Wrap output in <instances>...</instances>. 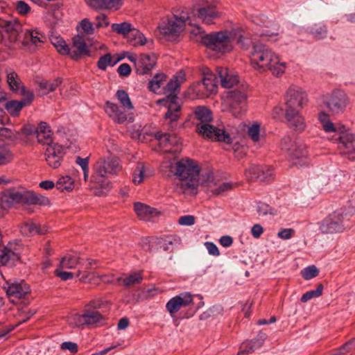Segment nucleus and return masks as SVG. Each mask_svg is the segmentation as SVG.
<instances>
[{
    "instance_id": "nucleus-15",
    "label": "nucleus",
    "mask_w": 355,
    "mask_h": 355,
    "mask_svg": "<svg viewBox=\"0 0 355 355\" xmlns=\"http://www.w3.org/2000/svg\"><path fill=\"white\" fill-rule=\"evenodd\" d=\"M232 113L236 117L240 116L247 110L248 96L244 90L235 89L227 92Z\"/></svg>"
},
{
    "instance_id": "nucleus-1",
    "label": "nucleus",
    "mask_w": 355,
    "mask_h": 355,
    "mask_svg": "<svg viewBox=\"0 0 355 355\" xmlns=\"http://www.w3.org/2000/svg\"><path fill=\"white\" fill-rule=\"evenodd\" d=\"M221 12L217 10L213 1L209 0H200L197 5L194 6L190 14L187 11H182L181 13H175L174 20L168 19L167 22L159 26L160 33L166 35H175L180 33L182 27L188 24L194 26L191 17H194L203 23L211 24L220 17Z\"/></svg>"
},
{
    "instance_id": "nucleus-30",
    "label": "nucleus",
    "mask_w": 355,
    "mask_h": 355,
    "mask_svg": "<svg viewBox=\"0 0 355 355\" xmlns=\"http://www.w3.org/2000/svg\"><path fill=\"white\" fill-rule=\"evenodd\" d=\"M134 208L137 216L143 220H151L159 215V211L156 209L141 202H135Z\"/></svg>"
},
{
    "instance_id": "nucleus-36",
    "label": "nucleus",
    "mask_w": 355,
    "mask_h": 355,
    "mask_svg": "<svg viewBox=\"0 0 355 355\" xmlns=\"http://www.w3.org/2000/svg\"><path fill=\"white\" fill-rule=\"evenodd\" d=\"M20 231L26 236L43 234L46 232V230H42L37 224L31 220L24 223L20 227Z\"/></svg>"
},
{
    "instance_id": "nucleus-33",
    "label": "nucleus",
    "mask_w": 355,
    "mask_h": 355,
    "mask_svg": "<svg viewBox=\"0 0 355 355\" xmlns=\"http://www.w3.org/2000/svg\"><path fill=\"white\" fill-rule=\"evenodd\" d=\"M216 73L223 87L231 88L239 81L237 76L230 74L227 68L218 67Z\"/></svg>"
},
{
    "instance_id": "nucleus-9",
    "label": "nucleus",
    "mask_w": 355,
    "mask_h": 355,
    "mask_svg": "<svg viewBox=\"0 0 355 355\" xmlns=\"http://www.w3.org/2000/svg\"><path fill=\"white\" fill-rule=\"evenodd\" d=\"M232 33L221 31L205 35L201 42L209 50L225 53L232 49Z\"/></svg>"
},
{
    "instance_id": "nucleus-47",
    "label": "nucleus",
    "mask_w": 355,
    "mask_h": 355,
    "mask_svg": "<svg viewBox=\"0 0 355 355\" xmlns=\"http://www.w3.org/2000/svg\"><path fill=\"white\" fill-rule=\"evenodd\" d=\"M111 27L113 31L124 36L127 35L128 34L130 35V33L134 29L132 28L131 24L125 21L119 24H112Z\"/></svg>"
},
{
    "instance_id": "nucleus-49",
    "label": "nucleus",
    "mask_w": 355,
    "mask_h": 355,
    "mask_svg": "<svg viewBox=\"0 0 355 355\" xmlns=\"http://www.w3.org/2000/svg\"><path fill=\"white\" fill-rule=\"evenodd\" d=\"M120 60L121 58H119L112 62L111 55L110 53H107L100 57L97 62V67L99 69L105 71L108 66L115 65Z\"/></svg>"
},
{
    "instance_id": "nucleus-8",
    "label": "nucleus",
    "mask_w": 355,
    "mask_h": 355,
    "mask_svg": "<svg viewBox=\"0 0 355 355\" xmlns=\"http://www.w3.org/2000/svg\"><path fill=\"white\" fill-rule=\"evenodd\" d=\"M21 24L12 17L0 18V42L12 48L21 40Z\"/></svg>"
},
{
    "instance_id": "nucleus-41",
    "label": "nucleus",
    "mask_w": 355,
    "mask_h": 355,
    "mask_svg": "<svg viewBox=\"0 0 355 355\" xmlns=\"http://www.w3.org/2000/svg\"><path fill=\"white\" fill-rule=\"evenodd\" d=\"M143 276L140 272H134L126 277H120L117 278V281H122V285L124 286H130L139 284L141 282Z\"/></svg>"
},
{
    "instance_id": "nucleus-18",
    "label": "nucleus",
    "mask_w": 355,
    "mask_h": 355,
    "mask_svg": "<svg viewBox=\"0 0 355 355\" xmlns=\"http://www.w3.org/2000/svg\"><path fill=\"white\" fill-rule=\"evenodd\" d=\"M4 288L6 295L12 302L24 297L30 293L29 286L24 280H9L6 282Z\"/></svg>"
},
{
    "instance_id": "nucleus-60",
    "label": "nucleus",
    "mask_w": 355,
    "mask_h": 355,
    "mask_svg": "<svg viewBox=\"0 0 355 355\" xmlns=\"http://www.w3.org/2000/svg\"><path fill=\"white\" fill-rule=\"evenodd\" d=\"M234 33V36L236 37V42L239 45V46L242 49H247L248 47V44L245 42L246 39L245 37L241 33V31L240 29L233 30L232 34ZM233 37V35H232Z\"/></svg>"
},
{
    "instance_id": "nucleus-24",
    "label": "nucleus",
    "mask_w": 355,
    "mask_h": 355,
    "mask_svg": "<svg viewBox=\"0 0 355 355\" xmlns=\"http://www.w3.org/2000/svg\"><path fill=\"white\" fill-rule=\"evenodd\" d=\"M46 40V35L37 29H24L21 33V40H18L24 46L34 45L38 46Z\"/></svg>"
},
{
    "instance_id": "nucleus-32",
    "label": "nucleus",
    "mask_w": 355,
    "mask_h": 355,
    "mask_svg": "<svg viewBox=\"0 0 355 355\" xmlns=\"http://www.w3.org/2000/svg\"><path fill=\"white\" fill-rule=\"evenodd\" d=\"M87 6L94 10H118L122 5V0H85Z\"/></svg>"
},
{
    "instance_id": "nucleus-38",
    "label": "nucleus",
    "mask_w": 355,
    "mask_h": 355,
    "mask_svg": "<svg viewBox=\"0 0 355 355\" xmlns=\"http://www.w3.org/2000/svg\"><path fill=\"white\" fill-rule=\"evenodd\" d=\"M62 83V78L58 77L52 81L41 80L38 82V86L40 89L44 91L43 94H48L50 92H54Z\"/></svg>"
},
{
    "instance_id": "nucleus-61",
    "label": "nucleus",
    "mask_w": 355,
    "mask_h": 355,
    "mask_svg": "<svg viewBox=\"0 0 355 355\" xmlns=\"http://www.w3.org/2000/svg\"><path fill=\"white\" fill-rule=\"evenodd\" d=\"M157 245L159 249H162L164 251H168L171 250L173 242L169 239L160 238L157 239Z\"/></svg>"
},
{
    "instance_id": "nucleus-31",
    "label": "nucleus",
    "mask_w": 355,
    "mask_h": 355,
    "mask_svg": "<svg viewBox=\"0 0 355 355\" xmlns=\"http://www.w3.org/2000/svg\"><path fill=\"white\" fill-rule=\"evenodd\" d=\"M6 73L7 77V83L10 90L17 94L26 95L27 92H26L25 88L23 86L17 73L10 69H6Z\"/></svg>"
},
{
    "instance_id": "nucleus-54",
    "label": "nucleus",
    "mask_w": 355,
    "mask_h": 355,
    "mask_svg": "<svg viewBox=\"0 0 355 355\" xmlns=\"http://www.w3.org/2000/svg\"><path fill=\"white\" fill-rule=\"evenodd\" d=\"M76 163L78 164L83 172V177L85 181H87L89 177V158H82L80 157H77Z\"/></svg>"
},
{
    "instance_id": "nucleus-5",
    "label": "nucleus",
    "mask_w": 355,
    "mask_h": 355,
    "mask_svg": "<svg viewBox=\"0 0 355 355\" xmlns=\"http://www.w3.org/2000/svg\"><path fill=\"white\" fill-rule=\"evenodd\" d=\"M318 120L326 132L338 133L336 143L339 153L349 159H354L355 158V135L343 125L336 126L330 120L329 114L324 112L319 113Z\"/></svg>"
},
{
    "instance_id": "nucleus-13",
    "label": "nucleus",
    "mask_w": 355,
    "mask_h": 355,
    "mask_svg": "<svg viewBox=\"0 0 355 355\" xmlns=\"http://www.w3.org/2000/svg\"><path fill=\"white\" fill-rule=\"evenodd\" d=\"M347 227L344 215L334 211L320 223L319 230L324 234H332L343 232Z\"/></svg>"
},
{
    "instance_id": "nucleus-48",
    "label": "nucleus",
    "mask_w": 355,
    "mask_h": 355,
    "mask_svg": "<svg viewBox=\"0 0 355 355\" xmlns=\"http://www.w3.org/2000/svg\"><path fill=\"white\" fill-rule=\"evenodd\" d=\"M14 153L8 148L0 149V166L8 165L14 160Z\"/></svg>"
},
{
    "instance_id": "nucleus-20",
    "label": "nucleus",
    "mask_w": 355,
    "mask_h": 355,
    "mask_svg": "<svg viewBox=\"0 0 355 355\" xmlns=\"http://www.w3.org/2000/svg\"><path fill=\"white\" fill-rule=\"evenodd\" d=\"M245 175L250 180L269 182L273 178L274 171L270 166H252L245 171Z\"/></svg>"
},
{
    "instance_id": "nucleus-22",
    "label": "nucleus",
    "mask_w": 355,
    "mask_h": 355,
    "mask_svg": "<svg viewBox=\"0 0 355 355\" xmlns=\"http://www.w3.org/2000/svg\"><path fill=\"white\" fill-rule=\"evenodd\" d=\"M285 119L288 128L293 131L301 133L305 130L306 123L300 110H285Z\"/></svg>"
},
{
    "instance_id": "nucleus-58",
    "label": "nucleus",
    "mask_w": 355,
    "mask_h": 355,
    "mask_svg": "<svg viewBox=\"0 0 355 355\" xmlns=\"http://www.w3.org/2000/svg\"><path fill=\"white\" fill-rule=\"evenodd\" d=\"M157 238H144L141 239L140 245L141 248L144 251H152L153 249V245L155 244L157 245Z\"/></svg>"
},
{
    "instance_id": "nucleus-46",
    "label": "nucleus",
    "mask_w": 355,
    "mask_h": 355,
    "mask_svg": "<svg viewBox=\"0 0 355 355\" xmlns=\"http://www.w3.org/2000/svg\"><path fill=\"white\" fill-rule=\"evenodd\" d=\"M146 168L143 163H139L132 173V182L135 184L141 183L146 176Z\"/></svg>"
},
{
    "instance_id": "nucleus-63",
    "label": "nucleus",
    "mask_w": 355,
    "mask_h": 355,
    "mask_svg": "<svg viewBox=\"0 0 355 355\" xmlns=\"http://www.w3.org/2000/svg\"><path fill=\"white\" fill-rule=\"evenodd\" d=\"M205 245L210 255L218 257L220 255V251L217 245L213 242H205Z\"/></svg>"
},
{
    "instance_id": "nucleus-6",
    "label": "nucleus",
    "mask_w": 355,
    "mask_h": 355,
    "mask_svg": "<svg viewBox=\"0 0 355 355\" xmlns=\"http://www.w3.org/2000/svg\"><path fill=\"white\" fill-rule=\"evenodd\" d=\"M194 119L200 123L196 124L197 131L205 138L226 144L232 143L230 135L224 129L209 124L212 120L211 112L205 106H198L193 111Z\"/></svg>"
},
{
    "instance_id": "nucleus-10",
    "label": "nucleus",
    "mask_w": 355,
    "mask_h": 355,
    "mask_svg": "<svg viewBox=\"0 0 355 355\" xmlns=\"http://www.w3.org/2000/svg\"><path fill=\"white\" fill-rule=\"evenodd\" d=\"M280 148L288 153L293 165L303 166L308 164V157L304 146L289 135L284 136L281 141Z\"/></svg>"
},
{
    "instance_id": "nucleus-55",
    "label": "nucleus",
    "mask_w": 355,
    "mask_h": 355,
    "mask_svg": "<svg viewBox=\"0 0 355 355\" xmlns=\"http://www.w3.org/2000/svg\"><path fill=\"white\" fill-rule=\"evenodd\" d=\"M257 212L259 216H266L268 214L275 215V210L269 205L259 202L257 204Z\"/></svg>"
},
{
    "instance_id": "nucleus-16",
    "label": "nucleus",
    "mask_w": 355,
    "mask_h": 355,
    "mask_svg": "<svg viewBox=\"0 0 355 355\" xmlns=\"http://www.w3.org/2000/svg\"><path fill=\"white\" fill-rule=\"evenodd\" d=\"M252 21L255 24L265 27L259 33V36L263 40L275 42L279 40V26L274 24L270 29L268 28L270 22L266 15L263 14L254 15L252 16Z\"/></svg>"
},
{
    "instance_id": "nucleus-19",
    "label": "nucleus",
    "mask_w": 355,
    "mask_h": 355,
    "mask_svg": "<svg viewBox=\"0 0 355 355\" xmlns=\"http://www.w3.org/2000/svg\"><path fill=\"white\" fill-rule=\"evenodd\" d=\"M192 301V295L189 292H183L171 298L166 304V309L173 317L181 308L187 306Z\"/></svg>"
},
{
    "instance_id": "nucleus-37",
    "label": "nucleus",
    "mask_w": 355,
    "mask_h": 355,
    "mask_svg": "<svg viewBox=\"0 0 355 355\" xmlns=\"http://www.w3.org/2000/svg\"><path fill=\"white\" fill-rule=\"evenodd\" d=\"M218 75L217 73H204V78L202 80L203 87L211 94L216 92L218 87Z\"/></svg>"
},
{
    "instance_id": "nucleus-34",
    "label": "nucleus",
    "mask_w": 355,
    "mask_h": 355,
    "mask_svg": "<svg viewBox=\"0 0 355 355\" xmlns=\"http://www.w3.org/2000/svg\"><path fill=\"white\" fill-rule=\"evenodd\" d=\"M166 81V76L163 73L155 74L148 83V89L155 94H164V83Z\"/></svg>"
},
{
    "instance_id": "nucleus-26",
    "label": "nucleus",
    "mask_w": 355,
    "mask_h": 355,
    "mask_svg": "<svg viewBox=\"0 0 355 355\" xmlns=\"http://www.w3.org/2000/svg\"><path fill=\"white\" fill-rule=\"evenodd\" d=\"M33 92L28 91L21 101L12 100L6 103L5 109L12 116H19L23 107L31 104L33 100Z\"/></svg>"
},
{
    "instance_id": "nucleus-45",
    "label": "nucleus",
    "mask_w": 355,
    "mask_h": 355,
    "mask_svg": "<svg viewBox=\"0 0 355 355\" xmlns=\"http://www.w3.org/2000/svg\"><path fill=\"white\" fill-rule=\"evenodd\" d=\"M95 26L88 19H82L77 26V31L85 35H92L95 31Z\"/></svg>"
},
{
    "instance_id": "nucleus-39",
    "label": "nucleus",
    "mask_w": 355,
    "mask_h": 355,
    "mask_svg": "<svg viewBox=\"0 0 355 355\" xmlns=\"http://www.w3.org/2000/svg\"><path fill=\"white\" fill-rule=\"evenodd\" d=\"M155 138L159 141V144L164 148H167L170 146L177 144L178 142V138L175 135H171L168 133L157 132ZM169 150V149H166Z\"/></svg>"
},
{
    "instance_id": "nucleus-23",
    "label": "nucleus",
    "mask_w": 355,
    "mask_h": 355,
    "mask_svg": "<svg viewBox=\"0 0 355 355\" xmlns=\"http://www.w3.org/2000/svg\"><path fill=\"white\" fill-rule=\"evenodd\" d=\"M68 55L74 60H78L85 55L91 56L90 51L88 49L83 36L78 34L73 37L70 53H68Z\"/></svg>"
},
{
    "instance_id": "nucleus-40",
    "label": "nucleus",
    "mask_w": 355,
    "mask_h": 355,
    "mask_svg": "<svg viewBox=\"0 0 355 355\" xmlns=\"http://www.w3.org/2000/svg\"><path fill=\"white\" fill-rule=\"evenodd\" d=\"M307 33L317 40L323 39L327 33V27L322 24H315L307 28Z\"/></svg>"
},
{
    "instance_id": "nucleus-27",
    "label": "nucleus",
    "mask_w": 355,
    "mask_h": 355,
    "mask_svg": "<svg viewBox=\"0 0 355 355\" xmlns=\"http://www.w3.org/2000/svg\"><path fill=\"white\" fill-rule=\"evenodd\" d=\"M103 318L102 314L98 311L85 309L82 315H76L74 316V319L77 320L75 325H92L100 322Z\"/></svg>"
},
{
    "instance_id": "nucleus-11",
    "label": "nucleus",
    "mask_w": 355,
    "mask_h": 355,
    "mask_svg": "<svg viewBox=\"0 0 355 355\" xmlns=\"http://www.w3.org/2000/svg\"><path fill=\"white\" fill-rule=\"evenodd\" d=\"M121 166L119 160L116 157H100L94 166V174L92 176L93 181L102 185L107 183L106 178L117 174Z\"/></svg>"
},
{
    "instance_id": "nucleus-7",
    "label": "nucleus",
    "mask_w": 355,
    "mask_h": 355,
    "mask_svg": "<svg viewBox=\"0 0 355 355\" xmlns=\"http://www.w3.org/2000/svg\"><path fill=\"white\" fill-rule=\"evenodd\" d=\"M200 168L193 159H182L175 163V171L174 175L182 181H185L181 184L183 192L187 189H195L198 186L199 175Z\"/></svg>"
},
{
    "instance_id": "nucleus-62",
    "label": "nucleus",
    "mask_w": 355,
    "mask_h": 355,
    "mask_svg": "<svg viewBox=\"0 0 355 355\" xmlns=\"http://www.w3.org/2000/svg\"><path fill=\"white\" fill-rule=\"evenodd\" d=\"M60 348L63 350H69L71 353H76L78 350V345L71 341H65L61 344Z\"/></svg>"
},
{
    "instance_id": "nucleus-51",
    "label": "nucleus",
    "mask_w": 355,
    "mask_h": 355,
    "mask_svg": "<svg viewBox=\"0 0 355 355\" xmlns=\"http://www.w3.org/2000/svg\"><path fill=\"white\" fill-rule=\"evenodd\" d=\"M322 291L323 285L320 284L317 286V288L315 290L309 291L304 294H303L302 296L301 297L300 300L302 302L304 303L314 297H318L322 295Z\"/></svg>"
},
{
    "instance_id": "nucleus-17",
    "label": "nucleus",
    "mask_w": 355,
    "mask_h": 355,
    "mask_svg": "<svg viewBox=\"0 0 355 355\" xmlns=\"http://www.w3.org/2000/svg\"><path fill=\"white\" fill-rule=\"evenodd\" d=\"M104 110L107 116L114 123L123 124L125 122L132 123L134 121L132 114L128 113L127 109L123 108L115 103L106 101Z\"/></svg>"
},
{
    "instance_id": "nucleus-43",
    "label": "nucleus",
    "mask_w": 355,
    "mask_h": 355,
    "mask_svg": "<svg viewBox=\"0 0 355 355\" xmlns=\"http://www.w3.org/2000/svg\"><path fill=\"white\" fill-rule=\"evenodd\" d=\"M115 96L123 108L127 109V110H132L134 109V105L131 102L129 95L125 90H117Z\"/></svg>"
},
{
    "instance_id": "nucleus-50",
    "label": "nucleus",
    "mask_w": 355,
    "mask_h": 355,
    "mask_svg": "<svg viewBox=\"0 0 355 355\" xmlns=\"http://www.w3.org/2000/svg\"><path fill=\"white\" fill-rule=\"evenodd\" d=\"M19 137V133L12 129L1 127L0 139H5L6 140L14 141Z\"/></svg>"
},
{
    "instance_id": "nucleus-44",
    "label": "nucleus",
    "mask_w": 355,
    "mask_h": 355,
    "mask_svg": "<svg viewBox=\"0 0 355 355\" xmlns=\"http://www.w3.org/2000/svg\"><path fill=\"white\" fill-rule=\"evenodd\" d=\"M129 42L133 46H143L146 43V38L142 33L134 28L129 35Z\"/></svg>"
},
{
    "instance_id": "nucleus-57",
    "label": "nucleus",
    "mask_w": 355,
    "mask_h": 355,
    "mask_svg": "<svg viewBox=\"0 0 355 355\" xmlns=\"http://www.w3.org/2000/svg\"><path fill=\"white\" fill-rule=\"evenodd\" d=\"M257 349L254 344L251 340H248L242 343L241 349L238 352V355H244L251 354Z\"/></svg>"
},
{
    "instance_id": "nucleus-25",
    "label": "nucleus",
    "mask_w": 355,
    "mask_h": 355,
    "mask_svg": "<svg viewBox=\"0 0 355 355\" xmlns=\"http://www.w3.org/2000/svg\"><path fill=\"white\" fill-rule=\"evenodd\" d=\"M92 266V261H85L77 254H67L61 259L60 266L63 269L88 268Z\"/></svg>"
},
{
    "instance_id": "nucleus-53",
    "label": "nucleus",
    "mask_w": 355,
    "mask_h": 355,
    "mask_svg": "<svg viewBox=\"0 0 355 355\" xmlns=\"http://www.w3.org/2000/svg\"><path fill=\"white\" fill-rule=\"evenodd\" d=\"M248 136L254 142H257L260 139V125L258 123H253L248 128Z\"/></svg>"
},
{
    "instance_id": "nucleus-28",
    "label": "nucleus",
    "mask_w": 355,
    "mask_h": 355,
    "mask_svg": "<svg viewBox=\"0 0 355 355\" xmlns=\"http://www.w3.org/2000/svg\"><path fill=\"white\" fill-rule=\"evenodd\" d=\"M157 58L155 54H141L135 68L137 73L140 75L148 73L155 66Z\"/></svg>"
},
{
    "instance_id": "nucleus-59",
    "label": "nucleus",
    "mask_w": 355,
    "mask_h": 355,
    "mask_svg": "<svg viewBox=\"0 0 355 355\" xmlns=\"http://www.w3.org/2000/svg\"><path fill=\"white\" fill-rule=\"evenodd\" d=\"M52 135L53 133L51 130L50 132H46V134H38L36 135V137L39 143L48 146L49 145L54 144L53 142Z\"/></svg>"
},
{
    "instance_id": "nucleus-14",
    "label": "nucleus",
    "mask_w": 355,
    "mask_h": 355,
    "mask_svg": "<svg viewBox=\"0 0 355 355\" xmlns=\"http://www.w3.org/2000/svg\"><path fill=\"white\" fill-rule=\"evenodd\" d=\"M286 110H300L307 103V94L300 87L291 85L285 94Z\"/></svg>"
},
{
    "instance_id": "nucleus-2",
    "label": "nucleus",
    "mask_w": 355,
    "mask_h": 355,
    "mask_svg": "<svg viewBox=\"0 0 355 355\" xmlns=\"http://www.w3.org/2000/svg\"><path fill=\"white\" fill-rule=\"evenodd\" d=\"M250 58L253 69L260 72L270 71L276 77L285 72L286 62H282L279 56L264 44H253Z\"/></svg>"
},
{
    "instance_id": "nucleus-21",
    "label": "nucleus",
    "mask_w": 355,
    "mask_h": 355,
    "mask_svg": "<svg viewBox=\"0 0 355 355\" xmlns=\"http://www.w3.org/2000/svg\"><path fill=\"white\" fill-rule=\"evenodd\" d=\"M44 155L47 164L51 167L57 168L61 164L64 155V149L62 145L54 143L46 146Z\"/></svg>"
},
{
    "instance_id": "nucleus-4",
    "label": "nucleus",
    "mask_w": 355,
    "mask_h": 355,
    "mask_svg": "<svg viewBox=\"0 0 355 355\" xmlns=\"http://www.w3.org/2000/svg\"><path fill=\"white\" fill-rule=\"evenodd\" d=\"M185 80V73L183 71H178L165 86L164 94H167L166 98L159 100L158 102L165 101L167 105V112L163 119L164 123L168 129L173 130L176 128L178 120L181 114V105L177 101V90L180 85Z\"/></svg>"
},
{
    "instance_id": "nucleus-29",
    "label": "nucleus",
    "mask_w": 355,
    "mask_h": 355,
    "mask_svg": "<svg viewBox=\"0 0 355 355\" xmlns=\"http://www.w3.org/2000/svg\"><path fill=\"white\" fill-rule=\"evenodd\" d=\"M208 180L203 182V184L209 188L210 191L216 196L223 195L225 192L230 191L233 188V184L231 182H222L216 184L214 182L213 174L211 173H207Z\"/></svg>"
},
{
    "instance_id": "nucleus-35",
    "label": "nucleus",
    "mask_w": 355,
    "mask_h": 355,
    "mask_svg": "<svg viewBox=\"0 0 355 355\" xmlns=\"http://www.w3.org/2000/svg\"><path fill=\"white\" fill-rule=\"evenodd\" d=\"M49 40L60 54L68 55L70 53V48L60 35L52 33L49 35Z\"/></svg>"
},
{
    "instance_id": "nucleus-42",
    "label": "nucleus",
    "mask_w": 355,
    "mask_h": 355,
    "mask_svg": "<svg viewBox=\"0 0 355 355\" xmlns=\"http://www.w3.org/2000/svg\"><path fill=\"white\" fill-rule=\"evenodd\" d=\"M55 187L61 191H71L74 188V182L71 177L66 175L58 179Z\"/></svg>"
},
{
    "instance_id": "nucleus-56",
    "label": "nucleus",
    "mask_w": 355,
    "mask_h": 355,
    "mask_svg": "<svg viewBox=\"0 0 355 355\" xmlns=\"http://www.w3.org/2000/svg\"><path fill=\"white\" fill-rule=\"evenodd\" d=\"M355 349V338L346 343L334 355H351V352Z\"/></svg>"
},
{
    "instance_id": "nucleus-3",
    "label": "nucleus",
    "mask_w": 355,
    "mask_h": 355,
    "mask_svg": "<svg viewBox=\"0 0 355 355\" xmlns=\"http://www.w3.org/2000/svg\"><path fill=\"white\" fill-rule=\"evenodd\" d=\"M49 205L47 197L36 194L32 191L23 187H10L0 192V209L8 210L16 208L19 205Z\"/></svg>"
},
{
    "instance_id": "nucleus-64",
    "label": "nucleus",
    "mask_w": 355,
    "mask_h": 355,
    "mask_svg": "<svg viewBox=\"0 0 355 355\" xmlns=\"http://www.w3.org/2000/svg\"><path fill=\"white\" fill-rule=\"evenodd\" d=\"M266 337L267 336L265 333L259 332L254 339L250 340L253 343V344H254L257 349H258L263 345L266 339Z\"/></svg>"
},
{
    "instance_id": "nucleus-12",
    "label": "nucleus",
    "mask_w": 355,
    "mask_h": 355,
    "mask_svg": "<svg viewBox=\"0 0 355 355\" xmlns=\"http://www.w3.org/2000/svg\"><path fill=\"white\" fill-rule=\"evenodd\" d=\"M322 101L329 110L334 114L343 113L349 103L347 95L341 89H334L324 95Z\"/></svg>"
},
{
    "instance_id": "nucleus-52",
    "label": "nucleus",
    "mask_w": 355,
    "mask_h": 355,
    "mask_svg": "<svg viewBox=\"0 0 355 355\" xmlns=\"http://www.w3.org/2000/svg\"><path fill=\"white\" fill-rule=\"evenodd\" d=\"M318 273L319 270L314 265L309 266L301 271L302 276L305 280L315 277L318 275Z\"/></svg>"
}]
</instances>
